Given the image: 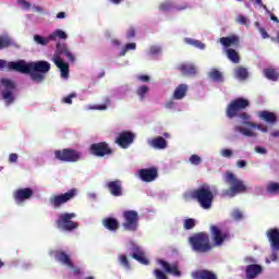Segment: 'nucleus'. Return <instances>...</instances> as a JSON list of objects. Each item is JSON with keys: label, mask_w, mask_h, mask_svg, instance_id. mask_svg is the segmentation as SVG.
Returning a JSON list of instances; mask_svg holds the SVG:
<instances>
[{"label": "nucleus", "mask_w": 279, "mask_h": 279, "mask_svg": "<svg viewBox=\"0 0 279 279\" xmlns=\"http://www.w3.org/2000/svg\"><path fill=\"white\" fill-rule=\"evenodd\" d=\"M134 138H136V134L132 133L131 131H124L119 134L116 140L117 145L122 149H128L134 143Z\"/></svg>", "instance_id": "14"}, {"label": "nucleus", "mask_w": 279, "mask_h": 279, "mask_svg": "<svg viewBox=\"0 0 279 279\" xmlns=\"http://www.w3.org/2000/svg\"><path fill=\"white\" fill-rule=\"evenodd\" d=\"M160 51H161V49L158 46H153L149 48V53L151 56H158V53H160Z\"/></svg>", "instance_id": "53"}, {"label": "nucleus", "mask_w": 279, "mask_h": 279, "mask_svg": "<svg viewBox=\"0 0 279 279\" xmlns=\"http://www.w3.org/2000/svg\"><path fill=\"white\" fill-rule=\"evenodd\" d=\"M154 276L156 279H169L167 277V275L165 274V271L160 270V269H155L154 270Z\"/></svg>", "instance_id": "48"}, {"label": "nucleus", "mask_w": 279, "mask_h": 279, "mask_svg": "<svg viewBox=\"0 0 279 279\" xmlns=\"http://www.w3.org/2000/svg\"><path fill=\"white\" fill-rule=\"evenodd\" d=\"M137 174L142 182H154V180L158 178V168L151 167L141 169L138 170Z\"/></svg>", "instance_id": "15"}, {"label": "nucleus", "mask_w": 279, "mask_h": 279, "mask_svg": "<svg viewBox=\"0 0 279 279\" xmlns=\"http://www.w3.org/2000/svg\"><path fill=\"white\" fill-rule=\"evenodd\" d=\"M107 189L113 197H121L123 195V182L119 179L107 182Z\"/></svg>", "instance_id": "17"}, {"label": "nucleus", "mask_w": 279, "mask_h": 279, "mask_svg": "<svg viewBox=\"0 0 279 279\" xmlns=\"http://www.w3.org/2000/svg\"><path fill=\"white\" fill-rule=\"evenodd\" d=\"M57 38H60L61 40H66L68 35L64 31L57 29L50 34V40H56Z\"/></svg>", "instance_id": "37"}, {"label": "nucleus", "mask_w": 279, "mask_h": 279, "mask_svg": "<svg viewBox=\"0 0 279 279\" xmlns=\"http://www.w3.org/2000/svg\"><path fill=\"white\" fill-rule=\"evenodd\" d=\"M189 8H191V5L189 3H184L182 5L175 7V10H178V12H182V10H189Z\"/></svg>", "instance_id": "58"}, {"label": "nucleus", "mask_w": 279, "mask_h": 279, "mask_svg": "<svg viewBox=\"0 0 279 279\" xmlns=\"http://www.w3.org/2000/svg\"><path fill=\"white\" fill-rule=\"evenodd\" d=\"M89 153L96 158H104L105 156H112L113 150L107 142H99L90 145Z\"/></svg>", "instance_id": "11"}, {"label": "nucleus", "mask_w": 279, "mask_h": 279, "mask_svg": "<svg viewBox=\"0 0 279 279\" xmlns=\"http://www.w3.org/2000/svg\"><path fill=\"white\" fill-rule=\"evenodd\" d=\"M178 71L185 75L186 77H191V75H197V68L193 63H182L178 66Z\"/></svg>", "instance_id": "22"}, {"label": "nucleus", "mask_w": 279, "mask_h": 279, "mask_svg": "<svg viewBox=\"0 0 279 279\" xmlns=\"http://www.w3.org/2000/svg\"><path fill=\"white\" fill-rule=\"evenodd\" d=\"M232 219H234V221H242L243 219V211H241L240 209H234L231 214Z\"/></svg>", "instance_id": "45"}, {"label": "nucleus", "mask_w": 279, "mask_h": 279, "mask_svg": "<svg viewBox=\"0 0 279 279\" xmlns=\"http://www.w3.org/2000/svg\"><path fill=\"white\" fill-rule=\"evenodd\" d=\"M149 93V87L147 85H142L136 89V95L140 96V99L143 101L145 99V95Z\"/></svg>", "instance_id": "39"}, {"label": "nucleus", "mask_w": 279, "mask_h": 279, "mask_svg": "<svg viewBox=\"0 0 279 279\" xmlns=\"http://www.w3.org/2000/svg\"><path fill=\"white\" fill-rule=\"evenodd\" d=\"M258 32H259L262 38H264V39L269 38V34L267 33V31L264 27H259Z\"/></svg>", "instance_id": "55"}, {"label": "nucleus", "mask_w": 279, "mask_h": 279, "mask_svg": "<svg viewBox=\"0 0 279 279\" xmlns=\"http://www.w3.org/2000/svg\"><path fill=\"white\" fill-rule=\"evenodd\" d=\"M34 41L37 45H41V47H47V44L51 43V35H49L48 37H43L40 35H34Z\"/></svg>", "instance_id": "34"}, {"label": "nucleus", "mask_w": 279, "mask_h": 279, "mask_svg": "<svg viewBox=\"0 0 279 279\" xmlns=\"http://www.w3.org/2000/svg\"><path fill=\"white\" fill-rule=\"evenodd\" d=\"M159 10L161 12H169L170 10H173V2L166 1L159 5Z\"/></svg>", "instance_id": "41"}, {"label": "nucleus", "mask_w": 279, "mask_h": 279, "mask_svg": "<svg viewBox=\"0 0 279 279\" xmlns=\"http://www.w3.org/2000/svg\"><path fill=\"white\" fill-rule=\"evenodd\" d=\"M268 193H278L279 191V183L272 182L267 185Z\"/></svg>", "instance_id": "46"}, {"label": "nucleus", "mask_w": 279, "mask_h": 279, "mask_svg": "<svg viewBox=\"0 0 279 279\" xmlns=\"http://www.w3.org/2000/svg\"><path fill=\"white\" fill-rule=\"evenodd\" d=\"M258 118L269 125H275V123H278V116L267 110L259 111Z\"/></svg>", "instance_id": "21"}, {"label": "nucleus", "mask_w": 279, "mask_h": 279, "mask_svg": "<svg viewBox=\"0 0 279 279\" xmlns=\"http://www.w3.org/2000/svg\"><path fill=\"white\" fill-rule=\"evenodd\" d=\"M77 215L75 213H64L59 215L56 220V226L59 230H64L65 232H73V230H77L80 228V223L75 222L71 219H75Z\"/></svg>", "instance_id": "6"}, {"label": "nucleus", "mask_w": 279, "mask_h": 279, "mask_svg": "<svg viewBox=\"0 0 279 279\" xmlns=\"http://www.w3.org/2000/svg\"><path fill=\"white\" fill-rule=\"evenodd\" d=\"M119 260H120V265H122V267H123L124 269H131L130 260L128 259V256H125V255H120V256H119Z\"/></svg>", "instance_id": "43"}, {"label": "nucleus", "mask_w": 279, "mask_h": 279, "mask_svg": "<svg viewBox=\"0 0 279 279\" xmlns=\"http://www.w3.org/2000/svg\"><path fill=\"white\" fill-rule=\"evenodd\" d=\"M69 48H66V45H62L60 43H57V51L58 53H61L62 56H64V51H68Z\"/></svg>", "instance_id": "49"}, {"label": "nucleus", "mask_w": 279, "mask_h": 279, "mask_svg": "<svg viewBox=\"0 0 279 279\" xmlns=\"http://www.w3.org/2000/svg\"><path fill=\"white\" fill-rule=\"evenodd\" d=\"M136 36V29L134 27H131L126 32V38L130 40L131 38H134Z\"/></svg>", "instance_id": "52"}, {"label": "nucleus", "mask_w": 279, "mask_h": 279, "mask_svg": "<svg viewBox=\"0 0 279 279\" xmlns=\"http://www.w3.org/2000/svg\"><path fill=\"white\" fill-rule=\"evenodd\" d=\"M158 264L163 267L167 274H172V276H175L177 278H180V276H182V271H180V263L173 262L170 265V263L165 259H158Z\"/></svg>", "instance_id": "16"}, {"label": "nucleus", "mask_w": 279, "mask_h": 279, "mask_svg": "<svg viewBox=\"0 0 279 279\" xmlns=\"http://www.w3.org/2000/svg\"><path fill=\"white\" fill-rule=\"evenodd\" d=\"M17 160H19V155L17 154L11 153L9 155V162H17Z\"/></svg>", "instance_id": "56"}, {"label": "nucleus", "mask_w": 279, "mask_h": 279, "mask_svg": "<svg viewBox=\"0 0 279 279\" xmlns=\"http://www.w3.org/2000/svg\"><path fill=\"white\" fill-rule=\"evenodd\" d=\"M236 166L240 168V169H243L245 167H247V161L246 160H239L236 162Z\"/></svg>", "instance_id": "61"}, {"label": "nucleus", "mask_w": 279, "mask_h": 279, "mask_svg": "<svg viewBox=\"0 0 279 279\" xmlns=\"http://www.w3.org/2000/svg\"><path fill=\"white\" fill-rule=\"evenodd\" d=\"M236 23H239L240 25H247V17H245L244 15H238L236 16Z\"/></svg>", "instance_id": "51"}, {"label": "nucleus", "mask_w": 279, "mask_h": 279, "mask_svg": "<svg viewBox=\"0 0 279 279\" xmlns=\"http://www.w3.org/2000/svg\"><path fill=\"white\" fill-rule=\"evenodd\" d=\"M63 56H65V58L70 61V62H75V56H73V53H71V51L68 49V50H64L63 51Z\"/></svg>", "instance_id": "50"}, {"label": "nucleus", "mask_w": 279, "mask_h": 279, "mask_svg": "<svg viewBox=\"0 0 279 279\" xmlns=\"http://www.w3.org/2000/svg\"><path fill=\"white\" fill-rule=\"evenodd\" d=\"M123 222L122 228L126 232H136L138 230V221H141V217L138 216V211L136 210H125L123 211Z\"/></svg>", "instance_id": "7"}, {"label": "nucleus", "mask_w": 279, "mask_h": 279, "mask_svg": "<svg viewBox=\"0 0 279 279\" xmlns=\"http://www.w3.org/2000/svg\"><path fill=\"white\" fill-rule=\"evenodd\" d=\"M148 145L154 149H167V140L162 136H157L148 141Z\"/></svg>", "instance_id": "26"}, {"label": "nucleus", "mask_w": 279, "mask_h": 279, "mask_svg": "<svg viewBox=\"0 0 279 279\" xmlns=\"http://www.w3.org/2000/svg\"><path fill=\"white\" fill-rule=\"evenodd\" d=\"M9 71H16V73H23L24 75H31V80L40 84L45 82V73L51 71V63L47 61H33L26 62L25 60L9 62Z\"/></svg>", "instance_id": "1"}, {"label": "nucleus", "mask_w": 279, "mask_h": 279, "mask_svg": "<svg viewBox=\"0 0 279 279\" xmlns=\"http://www.w3.org/2000/svg\"><path fill=\"white\" fill-rule=\"evenodd\" d=\"M73 97H75V94H70L69 96L63 98V104H73Z\"/></svg>", "instance_id": "54"}, {"label": "nucleus", "mask_w": 279, "mask_h": 279, "mask_svg": "<svg viewBox=\"0 0 279 279\" xmlns=\"http://www.w3.org/2000/svg\"><path fill=\"white\" fill-rule=\"evenodd\" d=\"M166 108H168L169 110L175 108V101L169 100L168 102H166Z\"/></svg>", "instance_id": "62"}, {"label": "nucleus", "mask_w": 279, "mask_h": 279, "mask_svg": "<svg viewBox=\"0 0 279 279\" xmlns=\"http://www.w3.org/2000/svg\"><path fill=\"white\" fill-rule=\"evenodd\" d=\"M10 62L8 63V61L0 59V71H3V69H5L8 66V69H10Z\"/></svg>", "instance_id": "57"}, {"label": "nucleus", "mask_w": 279, "mask_h": 279, "mask_svg": "<svg viewBox=\"0 0 279 279\" xmlns=\"http://www.w3.org/2000/svg\"><path fill=\"white\" fill-rule=\"evenodd\" d=\"M34 197V190L32 187L17 189L13 192V199L15 204H23L27 199Z\"/></svg>", "instance_id": "13"}, {"label": "nucleus", "mask_w": 279, "mask_h": 279, "mask_svg": "<svg viewBox=\"0 0 279 279\" xmlns=\"http://www.w3.org/2000/svg\"><path fill=\"white\" fill-rule=\"evenodd\" d=\"M263 272V267L257 264H251L246 266L245 274L247 279H254L256 276Z\"/></svg>", "instance_id": "23"}, {"label": "nucleus", "mask_w": 279, "mask_h": 279, "mask_svg": "<svg viewBox=\"0 0 279 279\" xmlns=\"http://www.w3.org/2000/svg\"><path fill=\"white\" fill-rule=\"evenodd\" d=\"M244 125H247L248 128H257V130H260V132L267 133L269 132V129L267 126H263L262 124H256L254 122H244Z\"/></svg>", "instance_id": "40"}, {"label": "nucleus", "mask_w": 279, "mask_h": 279, "mask_svg": "<svg viewBox=\"0 0 279 279\" xmlns=\"http://www.w3.org/2000/svg\"><path fill=\"white\" fill-rule=\"evenodd\" d=\"M191 197L192 199H195L204 210L210 209L213 207V202H215V193L208 183H205L194 190L191 193Z\"/></svg>", "instance_id": "3"}, {"label": "nucleus", "mask_w": 279, "mask_h": 279, "mask_svg": "<svg viewBox=\"0 0 279 279\" xmlns=\"http://www.w3.org/2000/svg\"><path fill=\"white\" fill-rule=\"evenodd\" d=\"M209 77L214 82H223V74H221V72L219 70H217V69H213L209 72Z\"/></svg>", "instance_id": "36"}, {"label": "nucleus", "mask_w": 279, "mask_h": 279, "mask_svg": "<svg viewBox=\"0 0 279 279\" xmlns=\"http://www.w3.org/2000/svg\"><path fill=\"white\" fill-rule=\"evenodd\" d=\"M190 162L191 165L197 167L198 165H202V157H199L198 155H192L190 157Z\"/></svg>", "instance_id": "47"}, {"label": "nucleus", "mask_w": 279, "mask_h": 279, "mask_svg": "<svg viewBox=\"0 0 279 279\" xmlns=\"http://www.w3.org/2000/svg\"><path fill=\"white\" fill-rule=\"evenodd\" d=\"M245 108H250V100L247 98L239 97L232 99L226 108V117L228 119H236L239 117L242 121H250L247 112H241Z\"/></svg>", "instance_id": "2"}, {"label": "nucleus", "mask_w": 279, "mask_h": 279, "mask_svg": "<svg viewBox=\"0 0 279 279\" xmlns=\"http://www.w3.org/2000/svg\"><path fill=\"white\" fill-rule=\"evenodd\" d=\"M255 151L257 154H267V149H265L264 147H260V146L255 147Z\"/></svg>", "instance_id": "63"}, {"label": "nucleus", "mask_w": 279, "mask_h": 279, "mask_svg": "<svg viewBox=\"0 0 279 279\" xmlns=\"http://www.w3.org/2000/svg\"><path fill=\"white\" fill-rule=\"evenodd\" d=\"M54 258L58 263H61V265L69 267V269H75V265L73 264L71 256H69L64 251H56Z\"/></svg>", "instance_id": "19"}, {"label": "nucleus", "mask_w": 279, "mask_h": 279, "mask_svg": "<svg viewBox=\"0 0 279 279\" xmlns=\"http://www.w3.org/2000/svg\"><path fill=\"white\" fill-rule=\"evenodd\" d=\"M54 64L56 66H58V69H60L61 71V77H63L64 80L69 78V63L63 62L62 59L57 58L54 59Z\"/></svg>", "instance_id": "28"}, {"label": "nucleus", "mask_w": 279, "mask_h": 279, "mask_svg": "<svg viewBox=\"0 0 279 279\" xmlns=\"http://www.w3.org/2000/svg\"><path fill=\"white\" fill-rule=\"evenodd\" d=\"M132 258L141 263L142 265H149V259L145 257V253L140 252V253H133Z\"/></svg>", "instance_id": "35"}, {"label": "nucleus", "mask_w": 279, "mask_h": 279, "mask_svg": "<svg viewBox=\"0 0 279 279\" xmlns=\"http://www.w3.org/2000/svg\"><path fill=\"white\" fill-rule=\"evenodd\" d=\"M189 93V85L186 84H180L179 86L175 87L172 99H184L186 97V94Z\"/></svg>", "instance_id": "25"}, {"label": "nucleus", "mask_w": 279, "mask_h": 279, "mask_svg": "<svg viewBox=\"0 0 279 279\" xmlns=\"http://www.w3.org/2000/svg\"><path fill=\"white\" fill-rule=\"evenodd\" d=\"M189 243L192 245V250L197 254H208L215 247L210 243V235L206 232H201L194 236L189 238Z\"/></svg>", "instance_id": "4"}, {"label": "nucleus", "mask_w": 279, "mask_h": 279, "mask_svg": "<svg viewBox=\"0 0 279 279\" xmlns=\"http://www.w3.org/2000/svg\"><path fill=\"white\" fill-rule=\"evenodd\" d=\"M225 182L231 184L230 189L227 191L230 197H234L236 193H245V191H247V186H245L243 181L238 180L232 172H226Z\"/></svg>", "instance_id": "9"}, {"label": "nucleus", "mask_w": 279, "mask_h": 279, "mask_svg": "<svg viewBox=\"0 0 279 279\" xmlns=\"http://www.w3.org/2000/svg\"><path fill=\"white\" fill-rule=\"evenodd\" d=\"M183 228L185 230H193L195 228V219L189 218L184 220Z\"/></svg>", "instance_id": "44"}, {"label": "nucleus", "mask_w": 279, "mask_h": 279, "mask_svg": "<svg viewBox=\"0 0 279 279\" xmlns=\"http://www.w3.org/2000/svg\"><path fill=\"white\" fill-rule=\"evenodd\" d=\"M20 3L26 9L29 10L32 8V4L25 0H21Z\"/></svg>", "instance_id": "64"}, {"label": "nucleus", "mask_w": 279, "mask_h": 279, "mask_svg": "<svg viewBox=\"0 0 279 279\" xmlns=\"http://www.w3.org/2000/svg\"><path fill=\"white\" fill-rule=\"evenodd\" d=\"M234 132H240V134H243L244 136H256V133L252 132L250 129H245L242 126H234Z\"/></svg>", "instance_id": "38"}, {"label": "nucleus", "mask_w": 279, "mask_h": 279, "mask_svg": "<svg viewBox=\"0 0 279 279\" xmlns=\"http://www.w3.org/2000/svg\"><path fill=\"white\" fill-rule=\"evenodd\" d=\"M8 47H15L19 49V44H16L12 38L8 36H0V51L2 49H8Z\"/></svg>", "instance_id": "29"}, {"label": "nucleus", "mask_w": 279, "mask_h": 279, "mask_svg": "<svg viewBox=\"0 0 279 279\" xmlns=\"http://www.w3.org/2000/svg\"><path fill=\"white\" fill-rule=\"evenodd\" d=\"M137 80H140V82H149L151 78L149 75H138Z\"/></svg>", "instance_id": "60"}, {"label": "nucleus", "mask_w": 279, "mask_h": 279, "mask_svg": "<svg viewBox=\"0 0 279 279\" xmlns=\"http://www.w3.org/2000/svg\"><path fill=\"white\" fill-rule=\"evenodd\" d=\"M227 57L233 62V64H239V62H241V56L232 48L227 49Z\"/></svg>", "instance_id": "31"}, {"label": "nucleus", "mask_w": 279, "mask_h": 279, "mask_svg": "<svg viewBox=\"0 0 279 279\" xmlns=\"http://www.w3.org/2000/svg\"><path fill=\"white\" fill-rule=\"evenodd\" d=\"M234 75L238 80L245 81L250 76V72H247V69L243 66H238L234 70Z\"/></svg>", "instance_id": "32"}, {"label": "nucleus", "mask_w": 279, "mask_h": 279, "mask_svg": "<svg viewBox=\"0 0 279 279\" xmlns=\"http://www.w3.org/2000/svg\"><path fill=\"white\" fill-rule=\"evenodd\" d=\"M75 197H77V189L73 187L65 193L50 196L49 204L51 208L58 210V208H62L64 204H69V202L75 199Z\"/></svg>", "instance_id": "5"}, {"label": "nucleus", "mask_w": 279, "mask_h": 279, "mask_svg": "<svg viewBox=\"0 0 279 279\" xmlns=\"http://www.w3.org/2000/svg\"><path fill=\"white\" fill-rule=\"evenodd\" d=\"M185 45H191L192 47H195L196 49L204 50L206 49V44L202 43V40L193 39V38H184Z\"/></svg>", "instance_id": "30"}, {"label": "nucleus", "mask_w": 279, "mask_h": 279, "mask_svg": "<svg viewBox=\"0 0 279 279\" xmlns=\"http://www.w3.org/2000/svg\"><path fill=\"white\" fill-rule=\"evenodd\" d=\"M0 84L3 88L2 99H4L5 106H11V104H14V90H16V83L10 78H1Z\"/></svg>", "instance_id": "10"}, {"label": "nucleus", "mask_w": 279, "mask_h": 279, "mask_svg": "<svg viewBox=\"0 0 279 279\" xmlns=\"http://www.w3.org/2000/svg\"><path fill=\"white\" fill-rule=\"evenodd\" d=\"M264 75L267 77V80H271V82H278L279 74L276 69H265L264 70Z\"/></svg>", "instance_id": "33"}, {"label": "nucleus", "mask_w": 279, "mask_h": 279, "mask_svg": "<svg viewBox=\"0 0 279 279\" xmlns=\"http://www.w3.org/2000/svg\"><path fill=\"white\" fill-rule=\"evenodd\" d=\"M266 236L270 242L271 250L279 252V230L278 228L268 229Z\"/></svg>", "instance_id": "18"}, {"label": "nucleus", "mask_w": 279, "mask_h": 279, "mask_svg": "<svg viewBox=\"0 0 279 279\" xmlns=\"http://www.w3.org/2000/svg\"><path fill=\"white\" fill-rule=\"evenodd\" d=\"M102 226L106 228V230H109V232H117L119 228H121V225L119 223V219L107 217L102 220Z\"/></svg>", "instance_id": "20"}, {"label": "nucleus", "mask_w": 279, "mask_h": 279, "mask_svg": "<svg viewBox=\"0 0 279 279\" xmlns=\"http://www.w3.org/2000/svg\"><path fill=\"white\" fill-rule=\"evenodd\" d=\"M210 232H211V239L214 241V245L216 247H221V245H223V242H226V241H228V239H230V233L222 232V230L219 229L217 226H211Z\"/></svg>", "instance_id": "12"}, {"label": "nucleus", "mask_w": 279, "mask_h": 279, "mask_svg": "<svg viewBox=\"0 0 279 279\" xmlns=\"http://www.w3.org/2000/svg\"><path fill=\"white\" fill-rule=\"evenodd\" d=\"M221 155L223 156V158H230V157H232V150H230V149H223V150L221 151Z\"/></svg>", "instance_id": "59"}, {"label": "nucleus", "mask_w": 279, "mask_h": 279, "mask_svg": "<svg viewBox=\"0 0 279 279\" xmlns=\"http://www.w3.org/2000/svg\"><path fill=\"white\" fill-rule=\"evenodd\" d=\"M54 158L61 162H80V160H82V151L72 148H63L54 150Z\"/></svg>", "instance_id": "8"}, {"label": "nucleus", "mask_w": 279, "mask_h": 279, "mask_svg": "<svg viewBox=\"0 0 279 279\" xmlns=\"http://www.w3.org/2000/svg\"><path fill=\"white\" fill-rule=\"evenodd\" d=\"M239 36L236 35L220 38V45H222V47H239Z\"/></svg>", "instance_id": "27"}, {"label": "nucleus", "mask_w": 279, "mask_h": 279, "mask_svg": "<svg viewBox=\"0 0 279 279\" xmlns=\"http://www.w3.org/2000/svg\"><path fill=\"white\" fill-rule=\"evenodd\" d=\"M192 278L193 279H218L217 275L210 270H196L192 272Z\"/></svg>", "instance_id": "24"}, {"label": "nucleus", "mask_w": 279, "mask_h": 279, "mask_svg": "<svg viewBox=\"0 0 279 279\" xmlns=\"http://www.w3.org/2000/svg\"><path fill=\"white\" fill-rule=\"evenodd\" d=\"M136 49V45L134 43L126 44L124 48L121 50L120 56H125L128 51H134Z\"/></svg>", "instance_id": "42"}]
</instances>
